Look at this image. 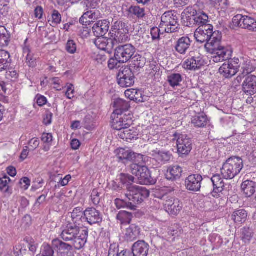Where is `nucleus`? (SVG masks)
<instances>
[{
    "label": "nucleus",
    "mask_w": 256,
    "mask_h": 256,
    "mask_svg": "<svg viewBox=\"0 0 256 256\" xmlns=\"http://www.w3.org/2000/svg\"><path fill=\"white\" fill-rule=\"evenodd\" d=\"M243 166V160L241 158L239 157L229 158L223 164L220 170L221 174L224 178L232 180L240 172Z\"/></svg>",
    "instance_id": "obj_1"
},
{
    "label": "nucleus",
    "mask_w": 256,
    "mask_h": 256,
    "mask_svg": "<svg viewBox=\"0 0 256 256\" xmlns=\"http://www.w3.org/2000/svg\"><path fill=\"white\" fill-rule=\"evenodd\" d=\"M127 189L128 192L126 194V196L132 204H134L135 210L136 208V204L142 203L150 195L149 191L144 187L130 185L128 186Z\"/></svg>",
    "instance_id": "obj_2"
},
{
    "label": "nucleus",
    "mask_w": 256,
    "mask_h": 256,
    "mask_svg": "<svg viewBox=\"0 0 256 256\" xmlns=\"http://www.w3.org/2000/svg\"><path fill=\"white\" fill-rule=\"evenodd\" d=\"M178 20V18L174 11L166 12L161 17L160 28L166 33L178 32L180 29Z\"/></svg>",
    "instance_id": "obj_3"
},
{
    "label": "nucleus",
    "mask_w": 256,
    "mask_h": 256,
    "mask_svg": "<svg viewBox=\"0 0 256 256\" xmlns=\"http://www.w3.org/2000/svg\"><path fill=\"white\" fill-rule=\"evenodd\" d=\"M130 170L141 184H154L156 182V180L152 177L150 170L146 166L133 164L130 166Z\"/></svg>",
    "instance_id": "obj_4"
},
{
    "label": "nucleus",
    "mask_w": 256,
    "mask_h": 256,
    "mask_svg": "<svg viewBox=\"0 0 256 256\" xmlns=\"http://www.w3.org/2000/svg\"><path fill=\"white\" fill-rule=\"evenodd\" d=\"M109 36L114 39L116 44L126 42L129 36L126 24L122 21L116 22L112 26Z\"/></svg>",
    "instance_id": "obj_5"
},
{
    "label": "nucleus",
    "mask_w": 256,
    "mask_h": 256,
    "mask_svg": "<svg viewBox=\"0 0 256 256\" xmlns=\"http://www.w3.org/2000/svg\"><path fill=\"white\" fill-rule=\"evenodd\" d=\"M156 197L164 201L163 203L164 208L170 214L176 215L182 209V204L178 198L169 196L164 194H159Z\"/></svg>",
    "instance_id": "obj_6"
},
{
    "label": "nucleus",
    "mask_w": 256,
    "mask_h": 256,
    "mask_svg": "<svg viewBox=\"0 0 256 256\" xmlns=\"http://www.w3.org/2000/svg\"><path fill=\"white\" fill-rule=\"evenodd\" d=\"M136 52L135 48L131 44L120 45L114 50V58L120 63H125L130 60Z\"/></svg>",
    "instance_id": "obj_7"
},
{
    "label": "nucleus",
    "mask_w": 256,
    "mask_h": 256,
    "mask_svg": "<svg viewBox=\"0 0 256 256\" xmlns=\"http://www.w3.org/2000/svg\"><path fill=\"white\" fill-rule=\"evenodd\" d=\"M174 141H176L178 152L180 155L188 154L192 149V140L186 134L175 133L174 134Z\"/></svg>",
    "instance_id": "obj_8"
},
{
    "label": "nucleus",
    "mask_w": 256,
    "mask_h": 256,
    "mask_svg": "<svg viewBox=\"0 0 256 256\" xmlns=\"http://www.w3.org/2000/svg\"><path fill=\"white\" fill-rule=\"evenodd\" d=\"M117 78L118 84L122 88L131 86L134 83V74L128 66H122L120 69Z\"/></svg>",
    "instance_id": "obj_9"
},
{
    "label": "nucleus",
    "mask_w": 256,
    "mask_h": 256,
    "mask_svg": "<svg viewBox=\"0 0 256 256\" xmlns=\"http://www.w3.org/2000/svg\"><path fill=\"white\" fill-rule=\"evenodd\" d=\"M190 57L183 63V68L185 69L196 70L204 66L206 62L203 56L198 52H190Z\"/></svg>",
    "instance_id": "obj_10"
},
{
    "label": "nucleus",
    "mask_w": 256,
    "mask_h": 256,
    "mask_svg": "<svg viewBox=\"0 0 256 256\" xmlns=\"http://www.w3.org/2000/svg\"><path fill=\"white\" fill-rule=\"evenodd\" d=\"M112 126L113 129L118 130V132L126 128H129L132 122L130 116L126 114L114 116V114H112Z\"/></svg>",
    "instance_id": "obj_11"
},
{
    "label": "nucleus",
    "mask_w": 256,
    "mask_h": 256,
    "mask_svg": "<svg viewBox=\"0 0 256 256\" xmlns=\"http://www.w3.org/2000/svg\"><path fill=\"white\" fill-rule=\"evenodd\" d=\"M80 232V228L75 222H67L63 226L60 236L64 241L69 242L74 240L75 236L78 234Z\"/></svg>",
    "instance_id": "obj_12"
},
{
    "label": "nucleus",
    "mask_w": 256,
    "mask_h": 256,
    "mask_svg": "<svg viewBox=\"0 0 256 256\" xmlns=\"http://www.w3.org/2000/svg\"><path fill=\"white\" fill-rule=\"evenodd\" d=\"M222 34L219 31L214 32L213 36L205 44L204 48L206 52L211 54L222 48Z\"/></svg>",
    "instance_id": "obj_13"
},
{
    "label": "nucleus",
    "mask_w": 256,
    "mask_h": 256,
    "mask_svg": "<svg viewBox=\"0 0 256 256\" xmlns=\"http://www.w3.org/2000/svg\"><path fill=\"white\" fill-rule=\"evenodd\" d=\"M232 53V52L230 48L222 46L214 52L211 54L212 55L211 60L215 63L226 60L230 58Z\"/></svg>",
    "instance_id": "obj_14"
},
{
    "label": "nucleus",
    "mask_w": 256,
    "mask_h": 256,
    "mask_svg": "<svg viewBox=\"0 0 256 256\" xmlns=\"http://www.w3.org/2000/svg\"><path fill=\"white\" fill-rule=\"evenodd\" d=\"M202 180V178L200 174L190 175L185 180L186 187L190 191L198 192L201 188Z\"/></svg>",
    "instance_id": "obj_15"
},
{
    "label": "nucleus",
    "mask_w": 256,
    "mask_h": 256,
    "mask_svg": "<svg viewBox=\"0 0 256 256\" xmlns=\"http://www.w3.org/2000/svg\"><path fill=\"white\" fill-rule=\"evenodd\" d=\"M84 216L90 225L99 224L102 220V216L100 212L93 208H86L84 212Z\"/></svg>",
    "instance_id": "obj_16"
},
{
    "label": "nucleus",
    "mask_w": 256,
    "mask_h": 256,
    "mask_svg": "<svg viewBox=\"0 0 256 256\" xmlns=\"http://www.w3.org/2000/svg\"><path fill=\"white\" fill-rule=\"evenodd\" d=\"M94 44L98 48L110 52L116 45V42L114 41V39L111 36L110 38H106L102 36L95 40Z\"/></svg>",
    "instance_id": "obj_17"
},
{
    "label": "nucleus",
    "mask_w": 256,
    "mask_h": 256,
    "mask_svg": "<svg viewBox=\"0 0 256 256\" xmlns=\"http://www.w3.org/2000/svg\"><path fill=\"white\" fill-rule=\"evenodd\" d=\"M52 244L58 249V256H69L72 254L73 246L70 244L66 243L58 239H54L52 240Z\"/></svg>",
    "instance_id": "obj_18"
},
{
    "label": "nucleus",
    "mask_w": 256,
    "mask_h": 256,
    "mask_svg": "<svg viewBox=\"0 0 256 256\" xmlns=\"http://www.w3.org/2000/svg\"><path fill=\"white\" fill-rule=\"evenodd\" d=\"M110 24V22L107 20L98 21L92 26L94 35L98 38L104 36L108 32Z\"/></svg>",
    "instance_id": "obj_19"
},
{
    "label": "nucleus",
    "mask_w": 256,
    "mask_h": 256,
    "mask_svg": "<svg viewBox=\"0 0 256 256\" xmlns=\"http://www.w3.org/2000/svg\"><path fill=\"white\" fill-rule=\"evenodd\" d=\"M117 158L124 164H126L128 162L134 160L136 154L134 152L128 148H120L116 151Z\"/></svg>",
    "instance_id": "obj_20"
},
{
    "label": "nucleus",
    "mask_w": 256,
    "mask_h": 256,
    "mask_svg": "<svg viewBox=\"0 0 256 256\" xmlns=\"http://www.w3.org/2000/svg\"><path fill=\"white\" fill-rule=\"evenodd\" d=\"M243 91L248 94L253 95L256 93V76H248L242 84Z\"/></svg>",
    "instance_id": "obj_21"
},
{
    "label": "nucleus",
    "mask_w": 256,
    "mask_h": 256,
    "mask_svg": "<svg viewBox=\"0 0 256 256\" xmlns=\"http://www.w3.org/2000/svg\"><path fill=\"white\" fill-rule=\"evenodd\" d=\"M192 41L188 36L179 38L175 46L176 50L180 54H185L190 49Z\"/></svg>",
    "instance_id": "obj_22"
},
{
    "label": "nucleus",
    "mask_w": 256,
    "mask_h": 256,
    "mask_svg": "<svg viewBox=\"0 0 256 256\" xmlns=\"http://www.w3.org/2000/svg\"><path fill=\"white\" fill-rule=\"evenodd\" d=\"M148 250L149 245L144 240H138L132 246L134 256H147Z\"/></svg>",
    "instance_id": "obj_23"
},
{
    "label": "nucleus",
    "mask_w": 256,
    "mask_h": 256,
    "mask_svg": "<svg viewBox=\"0 0 256 256\" xmlns=\"http://www.w3.org/2000/svg\"><path fill=\"white\" fill-rule=\"evenodd\" d=\"M150 154L160 164H164L170 162L172 156L169 152L160 151L158 150L151 151Z\"/></svg>",
    "instance_id": "obj_24"
},
{
    "label": "nucleus",
    "mask_w": 256,
    "mask_h": 256,
    "mask_svg": "<svg viewBox=\"0 0 256 256\" xmlns=\"http://www.w3.org/2000/svg\"><path fill=\"white\" fill-rule=\"evenodd\" d=\"M236 66H234L229 62H224L220 68L219 72L221 75L226 78H230L238 72Z\"/></svg>",
    "instance_id": "obj_25"
},
{
    "label": "nucleus",
    "mask_w": 256,
    "mask_h": 256,
    "mask_svg": "<svg viewBox=\"0 0 256 256\" xmlns=\"http://www.w3.org/2000/svg\"><path fill=\"white\" fill-rule=\"evenodd\" d=\"M192 16L194 17V24L197 26H202L209 22L208 16L207 14L202 11L196 10L198 4L194 6Z\"/></svg>",
    "instance_id": "obj_26"
},
{
    "label": "nucleus",
    "mask_w": 256,
    "mask_h": 256,
    "mask_svg": "<svg viewBox=\"0 0 256 256\" xmlns=\"http://www.w3.org/2000/svg\"><path fill=\"white\" fill-rule=\"evenodd\" d=\"M114 110L113 112L114 116H116V115L122 114L124 112L128 111L130 108V104L129 102L118 98L114 100Z\"/></svg>",
    "instance_id": "obj_27"
},
{
    "label": "nucleus",
    "mask_w": 256,
    "mask_h": 256,
    "mask_svg": "<svg viewBox=\"0 0 256 256\" xmlns=\"http://www.w3.org/2000/svg\"><path fill=\"white\" fill-rule=\"evenodd\" d=\"M88 233V229L85 228L82 230L80 236H76L74 240H70L72 242V246L76 249L80 250L84 246L87 242Z\"/></svg>",
    "instance_id": "obj_28"
},
{
    "label": "nucleus",
    "mask_w": 256,
    "mask_h": 256,
    "mask_svg": "<svg viewBox=\"0 0 256 256\" xmlns=\"http://www.w3.org/2000/svg\"><path fill=\"white\" fill-rule=\"evenodd\" d=\"M140 234V228L136 224H131L126 230L124 233V238L128 242H132L136 240Z\"/></svg>",
    "instance_id": "obj_29"
},
{
    "label": "nucleus",
    "mask_w": 256,
    "mask_h": 256,
    "mask_svg": "<svg viewBox=\"0 0 256 256\" xmlns=\"http://www.w3.org/2000/svg\"><path fill=\"white\" fill-rule=\"evenodd\" d=\"M126 128L122 131H120L118 136L121 139L127 142H130L132 140H136L138 138V133L136 130L133 129H128Z\"/></svg>",
    "instance_id": "obj_30"
},
{
    "label": "nucleus",
    "mask_w": 256,
    "mask_h": 256,
    "mask_svg": "<svg viewBox=\"0 0 256 256\" xmlns=\"http://www.w3.org/2000/svg\"><path fill=\"white\" fill-rule=\"evenodd\" d=\"M241 188L246 197H250L256 191V183L252 181L246 180L242 183Z\"/></svg>",
    "instance_id": "obj_31"
},
{
    "label": "nucleus",
    "mask_w": 256,
    "mask_h": 256,
    "mask_svg": "<svg viewBox=\"0 0 256 256\" xmlns=\"http://www.w3.org/2000/svg\"><path fill=\"white\" fill-rule=\"evenodd\" d=\"M214 33L206 32L204 30L198 28L194 32V38L196 40L200 43L208 42L213 36Z\"/></svg>",
    "instance_id": "obj_32"
},
{
    "label": "nucleus",
    "mask_w": 256,
    "mask_h": 256,
    "mask_svg": "<svg viewBox=\"0 0 256 256\" xmlns=\"http://www.w3.org/2000/svg\"><path fill=\"white\" fill-rule=\"evenodd\" d=\"M248 217V214L244 209L236 210L232 215V218L236 224H242L244 222Z\"/></svg>",
    "instance_id": "obj_33"
},
{
    "label": "nucleus",
    "mask_w": 256,
    "mask_h": 256,
    "mask_svg": "<svg viewBox=\"0 0 256 256\" xmlns=\"http://www.w3.org/2000/svg\"><path fill=\"white\" fill-rule=\"evenodd\" d=\"M10 62V54L7 51L0 50V72L6 70Z\"/></svg>",
    "instance_id": "obj_34"
},
{
    "label": "nucleus",
    "mask_w": 256,
    "mask_h": 256,
    "mask_svg": "<svg viewBox=\"0 0 256 256\" xmlns=\"http://www.w3.org/2000/svg\"><path fill=\"white\" fill-rule=\"evenodd\" d=\"M182 168L178 166L175 165L170 166L167 171L166 176H170L168 178L172 180H176L180 179L182 175Z\"/></svg>",
    "instance_id": "obj_35"
},
{
    "label": "nucleus",
    "mask_w": 256,
    "mask_h": 256,
    "mask_svg": "<svg viewBox=\"0 0 256 256\" xmlns=\"http://www.w3.org/2000/svg\"><path fill=\"white\" fill-rule=\"evenodd\" d=\"M128 16L142 19L146 16L145 8L138 6H131L128 10Z\"/></svg>",
    "instance_id": "obj_36"
},
{
    "label": "nucleus",
    "mask_w": 256,
    "mask_h": 256,
    "mask_svg": "<svg viewBox=\"0 0 256 256\" xmlns=\"http://www.w3.org/2000/svg\"><path fill=\"white\" fill-rule=\"evenodd\" d=\"M24 55H26V63L30 67H34L36 66V58L32 52L30 46L26 45L23 48Z\"/></svg>",
    "instance_id": "obj_37"
},
{
    "label": "nucleus",
    "mask_w": 256,
    "mask_h": 256,
    "mask_svg": "<svg viewBox=\"0 0 256 256\" xmlns=\"http://www.w3.org/2000/svg\"><path fill=\"white\" fill-rule=\"evenodd\" d=\"M182 81V77L180 74L172 73L168 76V82L172 88L180 86Z\"/></svg>",
    "instance_id": "obj_38"
},
{
    "label": "nucleus",
    "mask_w": 256,
    "mask_h": 256,
    "mask_svg": "<svg viewBox=\"0 0 256 256\" xmlns=\"http://www.w3.org/2000/svg\"><path fill=\"white\" fill-rule=\"evenodd\" d=\"M132 217V213L124 210L120 211L116 216V218L121 224H130Z\"/></svg>",
    "instance_id": "obj_39"
},
{
    "label": "nucleus",
    "mask_w": 256,
    "mask_h": 256,
    "mask_svg": "<svg viewBox=\"0 0 256 256\" xmlns=\"http://www.w3.org/2000/svg\"><path fill=\"white\" fill-rule=\"evenodd\" d=\"M125 96L131 100L136 102L142 101V94L140 92L136 89H128L124 92Z\"/></svg>",
    "instance_id": "obj_40"
},
{
    "label": "nucleus",
    "mask_w": 256,
    "mask_h": 256,
    "mask_svg": "<svg viewBox=\"0 0 256 256\" xmlns=\"http://www.w3.org/2000/svg\"><path fill=\"white\" fill-rule=\"evenodd\" d=\"M10 36L8 31L4 26H0V46L4 47L8 46Z\"/></svg>",
    "instance_id": "obj_41"
},
{
    "label": "nucleus",
    "mask_w": 256,
    "mask_h": 256,
    "mask_svg": "<svg viewBox=\"0 0 256 256\" xmlns=\"http://www.w3.org/2000/svg\"><path fill=\"white\" fill-rule=\"evenodd\" d=\"M192 124L198 128H204L208 122V120L206 116L202 114L200 116H196L192 118Z\"/></svg>",
    "instance_id": "obj_42"
},
{
    "label": "nucleus",
    "mask_w": 256,
    "mask_h": 256,
    "mask_svg": "<svg viewBox=\"0 0 256 256\" xmlns=\"http://www.w3.org/2000/svg\"><path fill=\"white\" fill-rule=\"evenodd\" d=\"M54 250L52 246L47 244L44 243L40 248V254L36 256H54Z\"/></svg>",
    "instance_id": "obj_43"
},
{
    "label": "nucleus",
    "mask_w": 256,
    "mask_h": 256,
    "mask_svg": "<svg viewBox=\"0 0 256 256\" xmlns=\"http://www.w3.org/2000/svg\"><path fill=\"white\" fill-rule=\"evenodd\" d=\"M114 204L116 207L118 209L126 208L131 210H135L134 204H132L130 201L126 202L120 198H116Z\"/></svg>",
    "instance_id": "obj_44"
},
{
    "label": "nucleus",
    "mask_w": 256,
    "mask_h": 256,
    "mask_svg": "<svg viewBox=\"0 0 256 256\" xmlns=\"http://www.w3.org/2000/svg\"><path fill=\"white\" fill-rule=\"evenodd\" d=\"M126 250H123L120 252L118 244H114L110 246L108 256H126Z\"/></svg>",
    "instance_id": "obj_45"
},
{
    "label": "nucleus",
    "mask_w": 256,
    "mask_h": 256,
    "mask_svg": "<svg viewBox=\"0 0 256 256\" xmlns=\"http://www.w3.org/2000/svg\"><path fill=\"white\" fill-rule=\"evenodd\" d=\"M244 28L249 31L256 32V20L250 16H246Z\"/></svg>",
    "instance_id": "obj_46"
},
{
    "label": "nucleus",
    "mask_w": 256,
    "mask_h": 256,
    "mask_svg": "<svg viewBox=\"0 0 256 256\" xmlns=\"http://www.w3.org/2000/svg\"><path fill=\"white\" fill-rule=\"evenodd\" d=\"M252 230L249 228H244L241 230V238L246 244L250 242L252 237Z\"/></svg>",
    "instance_id": "obj_47"
},
{
    "label": "nucleus",
    "mask_w": 256,
    "mask_h": 256,
    "mask_svg": "<svg viewBox=\"0 0 256 256\" xmlns=\"http://www.w3.org/2000/svg\"><path fill=\"white\" fill-rule=\"evenodd\" d=\"M225 184L222 181H220L217 184H214L213 191L211 192L212 196L218 198L220 196V194L225 190Z\"/></svg>",
    "instance_id": "obj_48"
},
{
    "label": "nucleus",
    "mask_w": 256,
    "mask_h": 256,
    "mask_svg": "<svg viewBox=\"0 0 256 256\" xmlns=\"http://www.w3.org/2000/svg\"><path fill=\"white\" fill-rule=\"evenodd\" d=\"M246 16H242V14H237L232 18V22L234 25L242 28H244Z\"/></svg>",
    "instance_id": "obj_49"
},
{
    "label": "nucleus",
    "mask_w": 256,
    "mask_h": 256,
    "mask_svg": "<svg viewBox=\"0 0 256 256\" xmlns=\"http://www.w3.org/2000/svg\"><path fill=\"white\" fill-rule=\"evenodd\" d=\"M24 242L26 243V246H27L30 251L34 254L37 250L38 244L34 242V240L31 238H26L24 240Z\"/></svg>",
    "instance_id": "obj_50"
},
{
    "label": "nucleus",
    "mask_w": 256,
    "mask_h": 256,
    "mask_svg": "<svg viewBox=\"0 0 256 256\" xmlns=\"http://www.w3.org/2000/svg\"><path fill=\"white\" fill-rule=\"evenodd\" d=\"M0 190L4 193L10 194L9 192L8 184L10 182V179L8 176H4L0 180Z\"/></svg>",
    "instance_id": "obj_51"
},
{
    "label": "nucleus",
    "mask_w": 256,
    "mask_h": 256,
    "mask_svg": "<svg viewBox=\"0 0 256 256\" xmlns=\"http://www.w3.org/2000/svg\"><path fill=\"white\" fill-rule=\"evenodd\" d=\"M134 177L128 174H122L120 175V180L122 184H127L128 186L132 185L131 182L134 180Z\"/></svg>",
    "instance_id": "obj_52"
},
{
    "label": "nucleus",
    "mask_w": 256,
    "mask_h": 256,
    "mask_svg": "<svg viewBox=\"0 0 256 256\" xmlns=\"http://www.w3.org/2000/svg\"><path fill=\"white\" fill-rule=\"evenodd\" d=\"M132 61L130 65L134 68H141L144 66V63L142 62V58L138 56H136L132 58Z\"/></svg>",
    "instance_id": "obj_53"
},
{
    "label": "nucleus",
    "mask_w": 256,
    "mask_h": 256,
    "mask_svg": "<svg viewBox=\"0 0 256 256\" xmlns=\"http://www.w3.org/2000/svg\"><path fill=\"white\" fill-rule=\"evenodd\" d=\"M66 50L70 54H75L76 51V44L75 42L73 40H69L66 43Z\"/></svg>",
    "instance_id": "obj_54"
},
{
    "label": "nucleus",
    "mask_w": 256,
    "mask_h": 256,
    "mask_svg": "<svg viewBox=\"0 0 256 256\" xmlns=\"http://www.w3.org/2000/svg\"><path fill=\"white\" fill-rule=\"evenodd\" d=\"M62 21V16L60 13L56 10H54L52 14V26L54 25H57Z\"/></svg>",
    "instance_id": "obj_55"
},
{
    "label": "nucleus",
    "mask_w": 256,
    "mask_h": 256,
    "mask_svg": "<svg viewBox=\"0 0 256 256\" xmlns=\"http://www.w3.org/2000/svg\"><path fill=\"white\" fill-rule=\"evenodd\" d=\"M88 14V16H86V18L88 20H90L91 22H94V20H98L100 18V14L98 11L96 12L94 11H90L87 12L84 14Z\"/></svg>",
    "instance_id": "obj_56"
},
{
    "label": "nucleus",
    "mask_w": 256,
    "mask_h": 256,
    "mask_svg": "<svg viewBox=\"0 0 256 256\" xmlns=\"http://www.w3.org/2000/svg\"><path fill=\"white\" fill-rule=\"evenodd\" d=\"M66 88L65 95L68 99L71 100L74 98L75 93L74 85L70 84H67L66 86Z\"/></svg>",
    "instance_id": "obj_57"
},
{
    "label": "nucleus",
    "mask_w": 256,
    "mask_h": 256,
    "mask_svg": "<svg viewBox=\"0 0 256 256\" xmlns=\"http://www.w3.org/2000/svg\"><path fill=\"white\" fill-rule=\"evenodd\" d=\"M83 216H84V212H82L80 208H75L72 213V218L73 222L76 223V220L74 221V220L78 218H81Z\"/></svg>",
    "instance_id": "obj_58"
},
{
    "label": "nucleus",
    "mask_w": 256,
    "mask_h": 256,
    "mask_svg": "<svg viewBox=\"0 0 256 256\" xmlns=\"http://www.w3.org/2000/svg\"><path fill=\"white\" fill-rule=\"evenodd\" d=\"M92 202L94 205H98L100 202V194L98 190H94L91 194Z\"/></svg>",
    "instance_id": "obj_59"
},
{
    "label": "nucleus",
    "mask_w": 256,
    "mask_h": 256,
    "mask_svg": "<svg viewBox=\"0 0 256 256\" xmlns=\"http://www.w3.org/2000/svg\"><path fill=\"white\" fill-rule=\"evenodd\" d=\"M28 144L30 150H34L39 146L40 141L37 138H32L30 140Z\"/></svg>",
    "instance_id": "obj_60"
},
{
    "label": "nucleus",
    "mask_w": 256,
    "mask_h": 256,
    "mask_svg": "<svg viewBox=\"0 0 256 256\" xmlns=\"http://www.w3.org/2000/svg\"><path fill=\"white\" fill-rule=\"evenodd\" d=\"M198 28H200L201 30H204L206 32H208L211 34H213L214 32H213V26L210 24H208V23L200 26Z\"/></svg>",
    "instance_id": "obj_61"
},
{
    "label": "nucleus",
    "mask_w": 256,
    "mask_h": 256,
    "mask_svg": "<svg viewBox=\"0 0 256 256\" xmlns=\"http://www.w3.org/2000/svg\"><path fill=\"white\" fill-rule=\"evenodd\" d=\"M42 141L45 143H50L52 140V136L50 134H43L41 137Z\"/></svg>",
    "instance_id": "obj_62"
},
{
    "label": "nucleus",
    "mask_w": 256,
    "mask_h": 256,
    "mask_svg": "<svg viewBox=\"0 0 256 256\" xmlns=\"http://www.w3.org/2000/svg\"><path fill=\"white\" fill-rule=\"evenodd\" d=\"M160 30L158 28H153L151 29V35L153 40L159 38Z\"/></svg>",
    "instance_id": "obj_63"
},
{
    "label": "nucleus",
    "mask_w": 256,
    "mask_h": 256,
    "mask_svg": "<svg viewBox=\"0 0 256 256\" xmlns=\"http://www.w3.org/2000/svg\"><path fill=\"white\" fill-rule=\"evenodd\" d=\"M36 99L38 104L40 106H44L47 102V100L44 96L38 95Z\"/></svg>",
    "instance_id": "obj_64"
}]
</instances>
